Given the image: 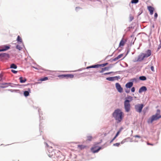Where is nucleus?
<instances>
[{
	"label": "nucleus",
	"instance_id": "1",
	"mask_svg": "<svg viewBox=\"0 0 161 161\" xmlns=\"http://www.w3.org/2000/svg\"><path fill=\"white\" fill-rule=\"evenodd\" d=\"M48 156L55 159L54 161H61V159L63 155L62 153L59 151L55 150L52 151L51 153L48 154Z\"/></svg>",
	"mask_w": 161,
	"mask_h": 161
},
{
	"label": "nucleus",
	"instance_id": "2",
	"mask_svg": "<svg viewBox=\"0 0 161 161\" xmlns=\"http://www.w3.org/2000/svg\"><path fill=\"white\" fill-rule=\"evenodd\" d=\"M113 116L118 123L120 122L123 118V114L121 110L118 109L115 110L113 114Z\"/></svg>",
	"mask_w": 161,
	"mask_h": 161
},
{
	"label": "nucleus",
	"instance_id": "3",
	"mask_svg": "<svg viewBox=\"0 0 161 161\" xmlns=\"http://www.w3.org/2000/svg\"><path fill=\"white\" fill-rule=\"evenodd\" d=\"M161 118L160 111L159 109H158L157 110L156 113L155 114L153 115L148 119L147 122L149 124L152 123L153 121L158 120Z\"/></svg>",
	"mask_w": 161,
	"mask_h": 161
},
{
	"label": "nucleus",
	"instance_id": "4",
	"mask_svg": "<svg viewBox=\"0 0 161 161\" xmlns=\"http://www.w3.org/2000/svg\"><path fill=\"white\" fill-rule=\"evenodd\" d=\"M130 103L129 101L127 100H125L124 103L125 110V111L127 112L130 111Z\"/></svg>",
	"mask_w": 161,
	"mask_h": 161
},
{
	"label": "nucleus",
	"instance_id": "5",
	"mask_svg": "<svg viewBox=\"0 0 161 161\" xmlns=\"http://www.w3.org/2000/svg\"><path fill=\"white\" fill-rule=\"evenodd\" d=\"M143 106L144 105L143 104H138L135 106V108L137 112L140 113L142 111Z\"/></svg>",
	"mask_w": 161,
	"mask_h": 161
},
{
	"label": "nucleus",
	"instance_id": "6",
	"mask_svg": "<svg viewBox=\"0 0 161 161\" xmlns=\"http://www.w3.org/2000/svg\"><path fill=\"white\" fill-rule=\"evenodd\" d=\"M108 64V63H106L100 64H96V65H93L92 66H88L86 67V69H88L91 68H98L99 67H104V66H106Z\"/></svg>",
	"mask_w": 161,
	"mask_h": 161
},
{
	"label": "nucleus",
	"instance_id": "7",
	"mask_svg": "<svg viewBox=\"0 0 161 161\" xmlns=\"http://www.w3.org/2000/svg\"><path fill=\"white\" fill-rule=\"evenodd\" d=\"M9 58V55L6 53H2L0 54V58L2 59H7Z\"/></svg>",
	"mask_w": 161,
	"mask_h": 161
},
{
	"label": "nucleus",
	"instance_id": "8",
	"mask_svg": "<svg viewBox=\"0 0 161 161\" xmlns=\"http://www.w3.org/2000/svg\"><path fill=\"white\" fill-rule=\"evenodd\" d=\"M10 45H4L0 47V52L6 51L10 48Z\"/></svg>",
	"mask_w": 161,
	"mask_h": 161
},
{
	"label": "nucleus",
	"instance_id": "9",
	"mask_svg": "<svg viewBox=\"0 0 161 161\" xmlns=\"http://www.w3.org/2000/svg\"><path fill=\"white\" fill-rule=\"evenodd\" d=\"M120 79L119 76L111 77L106 78V80L110 81H113L115 80H118Z\"/></svg>",
	"mask_w": 161,
	"mask_h": 161
},
{
	"label": "nucleus",
	"instance_id": "10",
	"mask_svg": "<svg viewBox=\"0 0 161 161\" xmlns=\"http://www.w3.org/2000/svg\"><path fill=\"white\" fill-rule=\"evenodd\" d=\"M115 86L117 90L119 92L121 93L123 92V89L119 83H116Z\"/></svg>",
	"mask_w": 161,
	"mask_h": 161
},
{
	"label": "nucleus",
	"instance_id": "11",
	"mask_svg": "<svg viewBox=\"0 0 161 161\" xmlns=\"http://www.w3.org/2000/svg\"><path fill=\"white\" fill-rule=\"evenodd\" d=\"M127 40L126 39L122 38L119 42V47H121L124 46Z\"/></svg>",
	"mask_w": 161,
	"mask_h": 161
},
{
	"label": "nucleus",
	"instance_id": "12",
	"mask_svg": "<svg viewBox=\"0 0 161 161\" xmlns=\"http://www.w3.org/2000/svg\"><path fill=\"white\" fill-rule=\"evenodd\" d=\"M145 58L144 55V53H142L140 55H139L137 59V61H142L144 58Z\"/></svg>",
	"mask_w": 161,
	"mask_h": 161
},
{
	"label": "nucleus",
	"instance_id": "13",
	"mask_svg": "<svg viewBox=\"0 0 161 161\" xmlns=\"http://www.w3.org/2000/svg\"><path fill=\"white\" fill-rule=\"evenodd\" d=\"M151 54V51L150 50H148L146 51V53H144V57L145 58H147L150 56Z\"/></svg>",
	"mask_w": 161,
	"mask_h": 161
},
{
	"label": "nucleus",
	"instance_id": "14",
	"mask_svg": "<svg viewBox=\"0 0 161 161\" xmlns=\"http://www.w3.org/2000/svg\"><path fill=\"white\" fill-rule=\"evenodd\" d=\"M147 9L150 12V14L151 15L153 14V11L154 9V8L151 6H149L147 7Z\"/></svg>",
	"mask_w": 161,
	"mask_h": 161
},
{
	"label": "nucleus",
	"instance_id": "15",
	"mask_svg": "<svg viewBox=\"0 0 161 161\" xmlns=\"http://www.w3.org/2000/svg\"><path fill=\"white\" fill-rule=\"evenodd\" d=\"M147 90V88L145 86L141 87L139 90V92L141 93L143 92H145Z\"/></svg>",
	"mask_w": 161,
	"mask_h": 161
},
{
	"label": "nucleus",
	"instance_id": "16",
	"mask_svg": "<svg viewBox=\"0 0 161 161\" xmlns=\"http://www.w3.org/2000/svg\"><path fill=\"white\" fill-rule=\"evenodd\" d=\"M96 147H93L91 148V151L93 153H96L98 152L101 149V147H99L97 149H96Z\"/></svg>",
	"mask_w": 161,
	"mask_h": 161
},
{
	"label": "nucleus",
	"instance_id": "17",
	"mask_svg": "<svg viewBox=\"0 0 161 161\" xmlns=\"http://www.w3.org/2000/svg\"><path fill=\"white\" fill-rule=\"evenodd\" d=\"M111 67H112V66H110V67H105V68H103L101 70H100L99 71V72L100 73H102L105 71L108 70Z\"/></svg>",
	"mask_w": 161,
	"mask_h": 161
},
{
	"label": "nucleus",
	"instance_id": "18",
	"mask_svg": "<svg viewBox=\"0 0 161 161\" xmlns=\"http://www.w3.org/2000/svg\"><path fill=\"white\" fill-rule=\"evenodd\" d=\"M133 85V83L132 82H129L126 83L125 85V87L126 88H130L132 87Z\"/></svg>",
	"mask_w": 161,
	"mask_h": 161
},
{
	"label": "nucleus",
	"instance_id": "19",
	"mask_svg": "<svg viewBox=\"0 0 161 161\" xmlns=\"http://www.w3.org/2000/svg\"><path fill=\"white\" fill-rule=\"evenodd\" d=\"M11 83H2V86H1V88H5L6 87L9 86H11Z\"/></svg>",
	"mask_w": 161,
	"mask_h": 161
},
{
	"label": "nucleus",
	"instance_id": "20",
	"mask_svg": "<svg viewBox=\"0 0 161 161\" xmlns=\"http://www.w3.org/2000/svg\"><path fill=\"white\" fill-rule=\"evenodd\" d=\"M20 82L21 83H24L26 81V79L25 78H23L22 77H20L19 78Z\"/></svg>",
	"mask_w": 161,
	"mask_h": 161
},
{
	"label": "nucleus",
	"instance_id": "21",
	"mask_svg": "<svg viewBox=\"0 0 161 161\" xmlns=\"http://www.w3.org/2000/svg\"><path fill=\"white\" fill-rule=\"evenodd\" d=\"M86 147V146L84 145H78V148L80 150L83 149Z\"/></svg>",
	"mask_w": 161,
	"mask_h": 161
},
{
	"label": "nucleus",
	"instance_id": "22",
	"mask_svg": "<svg viewBox=\"0 0 161 161\" xmlns=\"http://www.w3.org/2000/svg\"><path fill=\"white\" fill-rule=\"evenodd\" d=\"M123 56V54H122L119 55L117 57H116L114 59V60L116 61V60L119 59L120 58H121Z\"/></svg>",
	"mask_w": 161,
	"mask_h": 161
},
{
	"label": "nucleus",
	"instance_id": "23",
	"mask_svg": "<svg viewBox=\"0 0 161 161\" xmlns=\"http://www.w3.org/2000/svg\"><path fill=\"white\" fill-rule=\"evenodd\" d=\"M127 98V99H126V100H127L129 101V102L132 101L133 99L132 97L130 96H128Z\"/></svg>",
	"mask_w": 161,
	"mask_h": 161
},
{
	"label": "nucleus",
	"instance_id": "24",
	"mask_svg": "<svg viewBox=\"0 0 161 161\" xmlns=\"http://www.w3.org/2000/svg\"><path fill=\"white\" fill-rule=\"evenodd\" d=\"M74 75L73 74H68L66 75V77L67 78L69 77L70 78H73Z\"/></svg>",
	"mask_w": 161,
	"mask_h": 161
},
{
	"label": "nucleus",
	"instance_id": "25",
	"mask_svg": "<svg viewBox=\"0 0 161 161\" xmlns=\"http://www.w3.org/2000/svg\"><path fill=\"white\" fill-rule=\"evenodd\" d=\"M17 40L18 42H22V38L19 36H18Z\"/></svg>",
	"mask_w": 161,
	"mask_h": 161
},
{
	"label": "nucleus",
	"instance_id": "26",
	"mask_svg": "<svg viewBox=\"0 0 161 161\" xmlns=\"http://www.w3.org/2000/svg\"><path fill=\"white\" fill-rule=\"evenodd\" d=\"M17 68V66L15 64H11L10 66V68H13L14 69H16Z\"/></svg>",
	"mask_w": 161,
	"mask_h": 161
},
{
	"label": "nucleus",
	"instance_id": "27",
	"mask_svg": "<svg viewBox=\"0 0 161 161\" xmlns=\"http://www.w3.org/2000/svg\"><path fill=\"white\" fill-rule=\"evenodd\" d=\"M139 79L141 80H146V78L145 76H141L140 77Z\"/></svg>",
	"mask_w": 161,
	"mask_h": 161
},
{
	"label": "nucleus",
	"instance_id": "28",
	"mask_svg": "<svg viewBox=\"0 0 161 161\" xmlns=\"http://www.w3.org/2000/svg\"><path fill=\"white\" fill-rule=\"evenodd\" d=\"M48 80V78L47 77H45L41 78L39 80L41 81H44Z\"/></svg>",
	"mask_w": 161,
	"mask_h": 161
},
{
	"label": "nucleus",
	"instance_id": "29",
	"mask_svg": "<svg viewBox=\"0 0 161 161\" xmlns=\"http://www.w3.org/2000/svg\"><path fill=\"white\" fill-rule=\"evenodd\" d=\"M24 94L25 96L27 97L29 95V92L28 91H25L24 92Z\"/></svg>",
	"mask_w": 161,
	"mask_h": 161
},
{
	"label": "nucleus",
	"instance_id": "30",
	"mask_svg": "<svg viewBox=\"0 0 161 161\" xmlns=\"http://www.w3.org/2000/svg\"><path fill=\"white\" fill-rule=\"evenodd\" d=\"M92 136H87V141H92Z\"/></svg>",
	"mask_w": 161,
	"mask_h": 161
},
{
	"label": "nucleus",
	"instance_id": "31",
	"mask_svg": "<svg viewBox=\"0 0 161 161\" xmlns=\"http://www.w3.org/2000/svg\"><path fill=\"white\" fill-rule=\"evenodd\" d=\"M138 2V0H132L131 3H136Z\"/></svg>",
	"mask_w": 161,
	"mask_h": 161
},
{
	"label": "nucleus",
	"instance_id": "32",
	"mask_svg": "<svg viewBox=\"0 0 161 161\" xmlns=\"http://www.w3.org/2000/svg\"><path fill=\"white\" fill-rule=\"evenodd\" d=\"M16 48L17 49H18L19 50H20L22 49V47H20L19 45H17L16 46Z\"/></svg>",
	"mask_w": 161,
	"mask_h": 161
},
{
	"label": "nucleus",
	"instance_id": "33",
	"mask_svg": "<svg viewBox=\"0 0 161 161\" xmlns=\"http://www.w3.org/2000/svg\"><path fill=\"white\" fill-rule=\"evenodd\" d=\"M58 77H61L62 78L66 77V75H60L58 76Z\"/></svg>",
	"mask_w": 161,
	"mask_h": 161
},
{
	"label": "nucleus",
	"instance_id": "34",
	"mask_svg": "<svg viewBox=\"0 0 161 161\" xmlns=\"http://www.w3.org/2000/svg\"><path fill=\"white\" fill-rule=\"evenodd\" d=\"M120 143H114L113 144V145L114 146L119 147L120 145Z\"/></svg>",
	"mask_w": 161,
	"mask_h": 161
},
{
	"label": "nucleus",
	"instance_id": "35",
	"mask_svg": "<svg viewBox=\"0 0 161 161\" xmlns=\"http://www.w3.org/2000/svg\"><path fill=\"white\" fill-rule=\"evenodd\" d=\"M131 91L132 92H134L135 91V88L134 87H132L131 89Z\"/></svg>",
	"mask_w": 161,
	"mask_h": 161
},
{
	"label": "nucleus",
	"instance_id": "36",
	"mask_svg": "<svg viewBox=\"0 0 161 161\" xmlns=\"http://www.w3.org/2000/svg\"><path fill=\"white\" fill-rule=\"evenodd\" d=\"M113 72H111L106 73L104 74V75H108V74H110L112 73Z\"/></svg>",
	"mask_w": 161,
	"mask_h": 161
},
{
	"label": "nucleus",
	"instance_id": "37",
	"mask_svg": "<svg viewBox=\"0 0 161 161\" xmlns=\"http://www.w3.org/2000/svg\"><path fill=\"white\" fill-rule=\"evenodd\" d=\"M134 137H135V138H141V136L139 135H135V136H134Z\"/></svg>",
	"mask_w": 161,
	"mask_h": 161
},
{
	"label": "nucleus",
	"instance_id": "38",
	"mask_svg": "<svg viewBox=\"0 0 161 161\" xmlns=\"http://www.w3.org/2000/svg\"><path fill=\"white\" fill-rule=\"evenodd\" d=\"M116 138V137L115 136L114 138L112 139V140L110 141V143H111Z\"/></svg>",
	"mask_w": 161,
	"mask_h": 161
},
{
	"label": "nucleus",
	"instance_id": "39",
	"mask_svg": "<svg viewBox=\"0 0 161 161\" xmlns=\"http://www.w3.org/2000/svg\"><path fill=\"white\" fill-rule=\"evenodd\" d=\"M158 17V14L157 13H155V14H154V18H155V19H156L157 18V17Z\"/></svg>",
	"mask_w": 161,
	"mask_h": 161
},
{
	"label": "nucleus",
	"instance_id": "40",
	"mask_svg": "<svg viewBox=\"0 0 161 161\" xmlns=\"http://www.w3.org/2000/svg\"><path fill=\"white\" fill-rule=\"evenodd\" d=\"M151 69L152 71H154V67L153 66H152L151 67Z\"/></svg>",
	"mask_w": 161,
	"mask_h": 161
},
{
	"label": "nucleus",
	"instance_id": "41",
	"mask_svg": "<svg viewBox=\"0 0 161 161\" xmlns=\"http://www.w3.org/2000/svg\"><path fill=\"white\" fill-rule=\"evenodd\" d=\"M12 72L14 73H17V71H16L14 70H12Z\"/></svg>",
	"mask_w": 161,
	"mask_h": 161
},
{
	"label": "nucleus",
	"instance_id": "42",
	"mask_svg": "<svg viewBox=\"0 0 161 161\" xmlns=\"http://www.w3.org/2000/svg\"><path fill=\"white\" fill-rule=\"evenodd\" d=\"M119 133H120L118 131L115 136L117 137L118 136V135L119 134Z\"/></svg>",
	"mask_w": 161,
	"mask_h": 161
},
{
	"label": "nucleus",
	"instance_id": "43",
	"mask_svg": "<svg viewBox=\"0 0 161 161\" xmlns=\"http://www.w3.org/2000/svg\"><path fill=\"white\" fill-rule=\"evenodd\" d=\"M46 144L47 146V147H50L51 148H52V146H50L49 145L48 143H46Z\"/></svg>",
	"mask_w": 161,
	"mask_h": 161
},
{
	"label": "nucleus",
	"instance_id": "44",
	"mask_svg": "<svg viewBox=\"0 0 161 161\" xmlns=\"http://www.w3.org/2000/svg\"><path fill=\"white\" fill-rule=\"evenodd\" d=\"M3 75L2 74H0V80H1L2 79V77H3Z\"/></svg>",
	"mask_w": 161,
	"mask_h": 161
},
{
	"label": "nucleus",
	"instance_id": "45",
	"mask_svg": "<svg viewBox=\"0 0 161 161\" xmlns=\"http://www.w3.org/2000/svg\"><path fill=\"white\" fill-rule=\"evenodd\" d=\"M147 144L148 145H151V146H153V144H151V143H147Z\"/></svg>",
	"mask_w": 161,
	"mask_h": 161
},
{
	"label": "nucleus",
	"instance_id": "46",
	"mask_svg": "<svg viewBox=\"0 0 161 161\" xmlns=\"http://www.w3.org/2000/svg\"><path fill=\"white\" fill-rule=\"evenodd\" d=\"M125 92L127 93H128L130 92V90H126L125 91Z\"/></svg>",
	"mask_w": 161,
	"mask_h": 161
},
{
	"label": "nucleus",
	"instance_id": "47",
	"mask_svg": "<svg viewBox=\"0 0 161 161\" xmlns=\"http://www.w3.org/2000/svg\"><path fill=\"white\" fill-rule=\"evenodd\" d=\"M122 129V128H121L120 130L118 131V132H119V133L121 131Z\"/></svg>",
	"mask_w": 161,
	"mask_h": 161
},
{
	"label": "nucleus",
	"instance_id": "48",
	"mask_svg": "<svg viewBox=\"0 0 161 161\" xmlns=\"http://www.w3.org/2000/svg\"><path fill=\"white\" fill-rule=\"evenodd\" d=\"M161 47V45H160V44L159 45L158 48L159 49Z\"/></svg>",
	"mask_w": 161,
	"mask_h": 161
},
{
	"label": "nucleus",
	"instance_id": "49",
	"mask_svg": "<svg viewBox=\"0 0 161 161\" xmlns=\"http://www.w3.org/2000/svg\"><path fill=\"white\" fill-rule=\"evenodd\" d=\"M160 45H161V40H160Z\"/></svg>",
	"mask_w": 161,
	"mask_h": 161
},
{
	"label": "nucleus",
	"instance_id": "50",
	"mask_svg": "<svg viewBox=\"0 0 161 161\" xmlns=\"http://www.w3.org/2000/svg\"><path fill=\"white\" fill-rule=\"evenodd\" d=\"M33 68H35L36 69H37L35 67H32Z\"/></svg>",
	"mask_w": 161,
	"mask_h": 161
},
{
	"label": "nucleus",
	"instance_id": "51",
	"mask_svg": "<svg viewBox=\"0 0 161 161\" xmlns=\"http://www.w3.org/2000/svg\"><path fill=\"white\" fill-rule=\"evenodd\" d=\"M123 143V142H121V144H122Z\"/></svg>",
	"mask_w": 161,
	"mask_h": 161
},
{
	"label": "nucleus",
	"instance_id": "52",
	"mask_svg": "<svg viewBox=\"0 0 161 161\" xmlns=\"http://www.w3.org/2000/svg\"><path fill=\"white\" fill-rule=\"evenodd\" d=\"M29 90L30 91V89H29Z\"/></svg>",
	"mask_w": 161,
	"mask_h": 161
},
{
	"label": "nucleus",
	"instance_id": "53",
	"mask_svg": "<svg viewBox=\"0 0 161 161\" xmlns=\"http://www.w3.org/2000/svg\"><path fill=\"white\" fill-rule=\"evenodd\" d=\"M106 135V134H105V135Z\"/></svg>",
	"mask_w": 161,
	"mask_h": 161
}]
</instances>
